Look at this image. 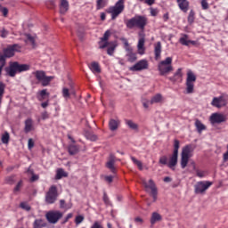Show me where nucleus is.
<instances>
[{
	"mask_svg": "<svg viewBox=\"0 0 228 228\" xmlns=\"http://www.w3.org/2000/svg\"><path fill=\"white\" fill-rule=\"evenodd\" d=\"M45 216L49 224H58V221L60 220V218L63 216V213L58 210H52L47 212Z\"/></svg>",
	"mask_w": 228,
	"mask_h": 228,
	"instance_id": "obj_11",
	"label": "nucleus"
},
{
	"mask_svg": "<svg viewBox=\"0 0 228 228\" xmlns=\"http://www.w3.org/2000/svg\"><path fill=\"white\" fill-rule=\"evenodd\" d=\"M131 159L134 165L139 168V170H143V163L142 161L136 159L134 157H131Z\"/></svg>",
	"mask_w": 228,
	"mask_h": 228,
	"instance_id": "obj_38",
	"label": "nucleus"
},
{
	"mask_svg": "<svg viewBox=\"0 0 228 228\" xmlns=\"http://www.w3.org/2000/svg\"><path fill=\"white\" fill-rule=\"evenodd\" d=\"M193 152V145L188 144L184 146L182 150V154H181V167L182 168H186L188 166V161H190V159L192 156Z\"/></svg>",
	"mask_w": 228,
	"mask_h": 228,
	"instance_id": "obj_3",
	"label": "nucleus"
},
{
	"mask_svg": "<svg viewBox=\"0 0 228 228\" xmlns=\"http://www.w3.org/2000/svg\"><path fill=\"white\" fill-rule=\"evenodd\" d=\"M20 188H22V181H20L14 188V193L17 191H20Z\"/></svg>",
	"mask_w": 228,
	"mask_h": 228,
	"instance_id": "obj_55",
	"label": "nucleus"
},
{
	"mask_svg": "<svg viewBox=\"0 0 228 228\" xmlns=\"http://www.w3.org/2000/svg\"><path fill=\"white\" fill-rule=\"evenodd\" d=\"M144 3L149 6H152L156 3V0H145Z\"/></svg>",
	"mask_w": 228,
	"mask_h": 228,
	"instance_id": "obj_63",
	"label": "nucleus"
},
{
	"mask_svg": "<svg viewBox=\"0 0 228 228\" xmlns=\"http://www.w3.org/2000/svg\"><path fill=\"white\" fill-rule=\"evenodd\" d=\"M162 217L161 215H159L158 212H153L151 218V225H154V224H157V222H161Z\"/></svg>",
	"mask_w": 228,
	"mask_h": 228,
	"instance_id": "obj_28",
	"label": "nucleus"
},
{
	"mask_svg": "<svg viewBox=\"0 0 228 228\" xmlns=\"http://www.w3.org/2000/svg\"><path fill=\"white\" fill-rule=\"evenodd\" d=\"M211 106L218 109L224 108V106H227V99L224 96L214 97L211 102Z\"/></svg>",
	"mask_w": 228,
	"mask_h": 228,
	"instance_id": "obj_15",
	"label": "nucleus"
},
{
	"mask_svg": "<svg viewBox=\"0 0 228 228\" xmlns=\"http://www.w3.org/2000/svg\"><path fill=\"white\" fill-rule=\"evenodd\" d=\"M195 81H197V77L193 71L188 70L185 83V94H193L195 90Z\"/></svg>",
	"mask_w": 228,
	"mask_h": 228,
	"instance_id": "obj_6",
	"label": "nucleus"
},
{
	"mask_svg": "<svg viewBox=\"0 0 228 228\" xmlns=\"http://www.w3.org/2000/svg\"><path fill=\"white\" fill-rule=\"evenodd\" d=\"M58 200V189L55 185H52L45 194L46 204H54Z\"/></svg>",
	"mask_w": 228,
	"mask_h": 228,
	"instance_id": "obj_8",
	"label": "nucleus"
},
{
	"mask_svg": "<svg viewBox=\"0 0 228 228\" xmlns=\"http://www.w3.org/2000/svg\"><path fill=\"white\" fill-rule=\"evenodd\" d=\"M83 220H85V217L83 216H77L75 219V224H77V225H79V224L83 223Z\"/></svg>",
	"mask_w": 228,
	"mask_h": 228,
	"instance_id": "obj_52",
	"label": "nucleus"
},
{
	"mask_svg": "<svg viewBox=\"0 0 228 228\" xmlns=\"http://www.w3.org/2000/svg\"><path fill=\"white\" fill-rule=\"evenodd\" d=\"M126 56L128 57V61L133 63L134 61H136L137 57L136 53L133 52V48H130L129 50H126Z\"/></svg>",
	"mask_w": 228,
	"mask_h": 228,
	"instance_id": "obj_27",
	"label": "nucleus"
},
{
	"mask_svg": "<svg viewBox=\"0 0 228 228\" xmlns=\"http://www.w3.org/2000/svg\"><path fill=\"white\" fill-rule=\"evenodd\" d=\"M31 66L29 64H19V62L15 61L9 65V67L5 68V72L10 77H15L17 72H27L29 70Z\"/></svg>",
	"mask_w": 228,
	"mask_h": 228,
	"instance_id": "obj_2",
	"label": "nucleus"
},
{
	"mask_svg": "<svg viewBox=\"0 0 228 228\" xmlns=\"http://www.w3.org/2000/svg\"><path fill=\"white\" fill-rule=\"evenodd\" d=\"M142 105H143V108H149V106H151V101L149 100H142Z\"/></svg>",
	"mask_w": 228,
	"mask_h": 228,
	"instance_id": "obj_58",
	"label": "nucleus"
},
{
	"mask_svg": "<svg viewBox=\"0 0 228 228\" xmlns=\"http://www.w3.org/2000/svg\"><path fill=\"white\" fill-rule=\"evenodd\" d=\"M20 208H21V209H24L25 211H30L31 210V207L27 202H21L20 205Z\"/></svg>",
	"mask_w": 228,
	"mask_h": 228,
	"instance_id": "obj_45",
	"label": "nucleus"
},
{
	"mask_svg": "<svg viewBox=\"0 0 228 228\" xmlns=\"http://www.w3.org/2000/svg\"><path fill=\"white\" fill-rule=\"evenodd\" d=\"M195 127L197 128L198 133H202V131H206V126L200 122V120L197 119L195 121Z\"/></svg>",
	"mask_w": 228,
	"mask_h": 228,
	"instance_id": "obj_35",
	"label": "nucleus"
},
{
	"mask_svg": "<svg viewBox=\"0 0 228 228\" xmlns=\"http://www.w3.org/2000/svg\"><path fill=\"white\" fill-rule=\"evenodd\" d=\"M110 37H111V31L107 30V31L104 33L103 37H101V39H102V40H105V41L108 42V40H110Z\"/></svg>",
	"mask_w": 228,
	"mask_h": 228,
	"instance_id": "obj_48",
	"label": "nucleus"
},
{
	"mask_svg": "<svg viewBox=\"0 0 228 228\" xmlns=\"http://www.w3.org/2000/svg\"><path fill=\"white\" fill-rule=\"evenodd\" d=\"M173 153L179 154V141L178 140H175Z\"/></svg>",
	"mask_w": 228,
	"mask_h": 228,
	"instance_id": "obj_46",
	"label": "nucleus"
},
{
	"mask_svg": "<svg viewBox=\"0 0 228 228\" xmlns=\"http://www.w3.org/2000/svg\"><path fill=\"white\" fill-rule=\"evenodd\" d=\"M179 154L173 153L172 156L169 158V161L167 162V167L172 170H175V165H177V158Z\"/></svg>",
	"mask_w": 228,
	"mask_h": 228,
	"instance_id": "obj_20",
	"label": "nucleus"
},
{
	"mask_svg": "<svg viewBox=\"0 0 228 228\" xmlns=\"http://www.w3.org/2000/svg\"><path fill=\"white\" fill-rule=\"evenodd\" d=\"M111 44V42H108L104 39H100L99 41V48L100 49H106V47H109V45Z\"/></svg>",
	"mask_w": 228,
	"mask_h": 228,
	"instance_id": "obj_37",
	"label": "nucleus"
},
{
	"mask_svg": "<svg viewBox=\"0 0 228 228\" xmlns=\"http://www.w3.org/2000/svg\"><path fill=\"white\" fill-rule=\"evenodd\" d=\"M210 186H213V183L212 182H209V181H200V182H198L194 185V191L198 195L199 194L202 195V194L206 193V191L208 190H209Z\"/></svg>",
	"mask_w": 228,
	"mask_h": 228,
	"instance_id": "obj_7",
	"label": "nucleus"
},
{
	"mask_svg": "<svg viewBox=\"0 0 228 228\" xmlns=\"http://www.w3.org/2000/svg\"><path fill=\"white\" fill-rule=\"evenodd\" d=\"M70 95H76V89H74V87L72 86H70L69 88L68 87H63L62 88V97H64V99L66 101H68V99L70 97Z\"/></svg>",
	"mask_w": 228,
	"mask_h": 228,
	"instance_id": "obj_16",
	"label": "nucleus"
},
{
	"mask_svg": "<svg viewBox=\"0 0 228 228\" xmlns=\"http://www.w3.org/2000/svg\"><path fill=\"white\" fill-rule=\"evenodd\" d=\"M69 12V2L67 0H61V5H60V12L62 15H65Z\"/></svg>",
	"mask_w": 228,
	"mask_h": 228,
	"instance_id": "obj_26",
	"label": "nucleus"
},
{
	"mask_svg": "<svg viewBox=\"0 0 228 228\" xmlns=\"http://www.w3.org/2000/svg\"><path fill=\"white\" fill-rule=\"evenodd\" d=\"M39 95L41 97H45V95H49V94H47V90L43 89L42 91L39 92Z\"/></svg>",
	"mask_w": 228,
	"mask_h": 228,
	"instance_id": "obj_62",
	"label": "nucleus"
},
{
	"mask_svg": "<svg viewBox=\"0 0 228 228\" xmlns=\"http://www.w3.org/2000/svg\"><path fill=\"white\" fill-rule=\"evenodd\" d=\"M118 124H120V121L117 119H110L109 122L110 131H117L118 129Z\"/></svg>",
	"mask_w": 228,
	"mask_h": 228,
	"instance_id": "obj_29",
	"label": "nucleus"
},
{
	"mask_svg": "<svg viewBox=\"0 0 228 228\" xmlns=\"http://www.w3.org/2000/svg\"><path fill=\"white\" fill-rule=\"evenodd\" d=\"M0 33H1L2 38H6L8 37V30H6L5 28H3L2 30H0Z\"/></svg>",
	"mask_w": 228,
	"mask_h": 228,
	"instance_id": "obj_57",
	"label": "nucleus"
},
{
	"mask_svg": "<svg viewBox=\"0 0 228 228\" xmlns=\"http://www.w3.org/2000/svg\"><path fill=\"white\" fill-rule=\"evenodd\" d=\"M7 184H13V183H15V176H8L5 179Z\"/></svg>",
	"mask_w": 228,
	"mask_h": 228,
	"instance_id": "obj_53",
	"label": "nucleus"
},
{
	"mask_svg": "<svg viewBox=\"0 0 228 228\" xmlns=\"http://www.w3.org/2000/svg\"><path fill=\"white\" fill-rule=\"evenodd\" d=\"M20 47L18 45L8 46L4 50V53L0 52V61H5L6 58H12L15 54V51H19Z\"/></svg>",
	"mask_w": 228,
	"mask_h": 228,
	"instance_id": "obj_9",
	"label": "nucleus"
},
{
	"mask_svg": "<svg viewBox=\"0 0 228 228\" xmlns=\"http://www.w3.org/2000/svg\"><path fill=\"white\" fill-rule=\"evenodd\" d=\"M0 12L2 13L3 17H8L9 10L8 8L0 4Z\"/></svg>",
	"mask_w": 228,
	"mask_h": 228,
	"instance_id": "obj_41",
	"label": "nucleus"
},
{
	"mask_svg": "<svg viewBox=\"0 0 228 228\" xmlns=\"http://www.w3.org/2000/svg\"><path fill=\"white\" fill-rule=\"evenodd\" d=\"M194 21H195V12H193V10H191L188 16V23L193 24Z\"/></svg>",
	"mask_w": 228,
	"mask_h": 228,
	"instance_id": "obj_40",
	"label": "nucleus"
},
{
	"mask_svg": "<svg viewBox=\"0 0 228 228\" xmlns=\"http://www.w3.org/2000/svg\"><path fill=\"white\" fill-rule=\"evenodd\" d=\"M137 53L138 54H145V37H140L137 44Z\"/></svg>",
	"mask_w": 228,
	"mask_h": 228,
	"instance_id": "obj_19",
	"label": "nucleus"
},
{
	"mask_svg": "<svg viewBox=\"0 0 228 228\" xmlns=\"http://www.w3.org/2000/svg\"><path fill=\"white\" fill-rule=\"evenodd\" d=\"M67 175H69V174H67V172H65L63 169L60 168L57 170L56 179H61V177H67Z\"/></svg>",
	"mask_w": 228,
	"mask_h": 228,
	"instance_id": "obj_39",
	"label": "nucleus"
},
{
	"mask_svg": "<svg viewBox=\"0 0 228 228\" xmlns=\"http://www.w3.org/2000/svg\"><path fill=\"white\" fill-rule=\"evenodd\" d=\"M154 54L155 60H159V58H161V42H157L154 45Z\"/></svg>",
	"mask_w": 228,
	"mask_h": 228,
	"instance_id": "obj_24",
	"label": "nucleus"
},
{
	"mask_svg": "<svg viewBox=\"0 0 228 228\" xmlns=\"http://www.w3.org/2000/svg\"><path fill=\"white\" fill-rule=\"evenodd\" d=\"M125 24L128 29H134V28H138V29H145V27L147 26V17L135 15L129 20H126Z\"/></svg>",
	"mask_w": 228,
	"mask_h": 228,
	"instance_id": "obj_1",
	"label": "nucleus"
},
{
	"mask_svg": "<svg viewBox=\"0 0 228 228\" xmlns=\"http://www.w3.org/2000/svg\"><path fill=\"white\" fill-rule=\"evenodd\" d=\"M108 4V0H97L96 2V8L97 10H102Z\"/></svg>",
	"mask_w": 228,
	"mask_h": 228,
	"instance_id": "obj_36",
	"label": "nucleus"
},
{
	"mask_svg": "<svg viewBox=\"0 0 228 228\" xmlns=\"http://www.w3.org/2000/svg\"><path fill=\"white\" fill-rule=\"evenodd\" d=\"M159 163L160 165H168V159L167 158V156L160 157Z\"/></svg>",
	"mask_w": 228,
	"mask_h": 228,
	"instance_id": "obj_49",
	"label": "nucleus"
},
{
	"mask_svg": "<svg viewBox=\"0 0 228 228\" xmlns=\"http://www.w3.org/2000/svg\"><path fill=\"white\" fill-rule=\"evenodd\" d=\"M103 201L105 204H110V198H108V194H106V192L103 193Z\"/></svg>",
	"mask_w": 228,
	"mask_h": 228,
	"instance_id": "obj_61",
	"label": "nucleus"
},
{
	"mask_svg": "<svg viewBox=\"0 0 228 228\" xmlns=\"http://www.w3.org/2000/svg\"><path fill=\"white\" fill-rule=\"evenodd\" d=\"M147 69H149V61L143 59L139 61L134 66L130 67L129 70H131L132 72H140L142 70H147Z\"/></svg>",
	"mask_w": 228,
	"mask_h": 228,
	"instance_id": "obj_12",
	"label": "nucleus"
},
{
	"mask_svg": "<svg viewBox=\"0 0 228 228\" xmlns=\"http://www.w3.org/2000/svg\"><path fill=\"white\" fill-rule=\"evenodd\" d=\"M8 142H10V134H8V132H5L2 135V142L3 143H8Z\"/></svg>",
	"mask_w": 228,
	"mask_h": 228,
	"instance_id": "obj_43",
	"label": "nucleus"
},
{
	"mask_svg": "<svg viewBox=\"0 0 228 228\" xmlns=\"http://www.w3.org/2000/svg\"><path fill=\"white\" fill-rule=\"evenodd\" d=\"M148 102H150V104H159V102H163V95H161V94H157L152 96Z\"/></svg>",
	"mask_w": 228,
	"mask_h": 228,
	"instance_id": "obj_25",
	"label": "nucleus"
},
{
	"mask_svg": "<svg viewBox=\"0 0 228 228\" xmlns=\"http://www.w3.org/2000/svg\"><path fill=\"white\" fill-rule=\"evenodd\" d=\"M117 162V159L114 157L113 154H110L109 157V160L106 163L107 168L112 172V174H115V163Z\"/></svg>",
	"mask_w": 228,
	"mask_h": 228,
	"instance_id": "obj_17",
	"label": "nucleus"
},
{
	"mask_svg": "<svg viewBox=\"0 0 228 228\" xmlns=\"http://www.w3.org/2000/svg\"><path fill=\"white\" fill-rule=\"evenodd\" d=\"M45 225V221L43 219H36L33 224V228H44Z\"/></svg>",
	"mask_w": 228,
	"mask_h": 228,
	"instance_id": "obj_32",
	"label": "nucleus"
},
{
	"mask_svg": "<svg viewBox=\"0 0 228 228\" xmlns=\"http://www.w3.org/2000/svg\"><path fill=\"white\" fill-rule=\"evenodd\" d=\"M27 172H28V174H31L32 175V176L30 178L31 183H35V181H38V175H34L33 174V170L28 169Z\"/></svg>",
	"mask_w": 228,
	"mask_h": 228,
	"instance_id": "obj_44",
	"label": "nucleus"
},
{
	"mask_svg": "<svg viewBox=\"0 0 228 228\" xmlns=\"http://www.w3.org/2000/svg\"><path fill=\"white\" fill-rule=\"evenodd\" d=\"M105 181L107 183H113V176H111V175L105 176Z\"/></svg>",
	"mask_w": 228,
	"mask_h": 228,
	"instance_id": "obj_64",
	"label": "nucleus"
},
{
	"mask_svg": "<svg viewBox=\"0 0 228 228\" xmlns=\"http://www.w3.org/2000/svg\"><path fill=\"white\" fill-rule=\"evenodd\" d=\"M202 10H208L209 8V4H208V0H201Z\"/></svg>",
	"mask_w": 228,
	"mask_h": 228,
	"instance_id": "obj_54",
	"label": "nucleus"
},
{
	"mask_svg": "<svg viewBox=\"0 0 228 228\" xmlns=\"http://www.w3.org/2000/svg\"><path fill=\"white\" fill-rule=\"evenodd\" d=\"M89 69L93 72V74H101V66L99 65V62H91V64L89 65Z\"/></svg>",
	"mask_w": 228,
	"mask_h": 228,
	"instance_id": "obj_22",
	"label": "nucleus"
},
{
	"mask_svg": "<svg viewBox=\"0 0 228 228\" xmlns=\"http://www.w3.org/2000/svg\"><path fill=\"white\" fill-rule=\"evenodd\" d=\"M122 40H123V44L125 45V51H128L129 49H133V47H131L129 45V42L127 41V39L123 38Z\"/></svg>",
	"mask_w": 228,
	"mask_h": 228,
	"instance_id": "obj_51",
	"label": "nucleus"
},
{
	"mask_svg": "<svg viewBox=\"0 0 228 228\" xmlns=\"http://www.w3.org/2000/svg\"><path fill=\"white\" fill-rule=\"evenodd\" d=\"M34 147H35V141H33L32 138L28 139V151H31V149H33Z\"/></svg>",
	"mask_w": 228,
	"mask_h": 228,
	"instance_id": "obj_50",
	"label": "nucleus"
},
{
	"mask_svg": "<svg viewBox=\"0 0 228 228\" xmlns=\"http://www.w3.org/2000/svg\"><path fill=\"white\" fill-rule=\"evenodd\" d=\"M91 228H104V227L102 226V224H101V223L95 222V223L91 226Z\"/></svg>",
	"mask_w": 228,
	"mask_h": 228,
	"instance_id": "obj_59",
	"label": "nucleus"
},
{
	"mask_svg": "<svg viewBox=\"0 0 228 228\" xmlns=\"http://www.w3.org/2000/svg\"><path fill=\"white\" fill-rule=\"evenodd\" d=\"M158 70L160 76H167L169 72L174 70V67H172V57H167L166 60L160 61L158 65Z\"/></svg>",
	"mask_w": 228,
	"mask_h": 228,
	"instance_id": "obj_4",
	"label": "nucleus"
},
{
	"mask_svg": "<svg viewBox=\"0 0 228 228\" xmlns=\"http://www.w3.org/2000/svg\"><path fill=\"white\" fill-rule=\"evenodd\" d=\"M6 88V86L4 83L0 82V99H3V95H4V89Z\"/></svg>",
	"mask_w": 228,
	"mask_h": 228,
	"instance_id": "obj_47",
	"label": "nucleus"
},
{
	"mask_svg": "<svg viewBox=\"0 0 228 228\" xmlns=\"http://www.w3.org/2000/svg\"><path fill=\"white\" fill-rule=\"evenodd\" d=\"M142 184L147 191L151 190V197H153V200H156V199H158V189L156 188V183H154V181L151 179L149 183H147V181L142 180Z\"/></svg>",
	"mask_w": 228,
	"mask_h": 228,
	"instance_id": "obj_13",
	"label": "nucleus"
},
{
	"mask_svg": "<svg viewBox=\"0 0 228 228\" xmlns=\"http://www.w3.org/2000/svg\"><path fill=\"white\" fill-rule=\"evenodd\" d=\"M183 69H178L175 73L174 77H169L170 81H177V79H181L183 77Z\"/></svg>",
	"mask_w": 228,
	"mask_h": 228,
	"instance_id": "obj_34",
	"label": "nucleus"
},
{
	"mask_svg": "<svg viewBox=\"0 0 228 228\" xmlns=\"http://www.w3.org/2000/svg\"><path fill=\"white\" fill-rule=\"evenodd\" d=\"M33 129H35V126H33V119L28 118L25 121L24 131H25V133H31V131H33Z\"/></svg>",
	"mask_w": 228,
	"mask_h": 228,
	"instance_id": "obj_23",
	"label": "nucleus"
},
{
	"mask_svg": "<svg viewBox=\"0 0 228 228\" xmlns=\"http://www.w3.org/2000/svg\"><path fill=\"white\" fill-rule=\"evenodd\" d=\"M125 123L126 126H127L128 129H131L132 131H135L136 133H138L140 126L134 121L131 119H126Z\"/></svg>",
	"mask_w": 228,
	"mask_h": 228,
	"instance_id": "obj_21",
	"label": "nucleus"
},
{
	"mask_svg": "<svg viewBox=\"0 0 228 228\" xmlns=\"http://www.w3.org/2000/svg\"><path fill=\"white\" fill-rule=\"evenodd\" d=\"M180 44H182V45H190V38L188 37V35L186 34H183L182 37L179 39Z\"/></svg>",
	"mask_w": 228,
	"mask_h": 228,
	"instance_id": "obj_33",
	"label": "nucleus"
},
{
	"mask_svg": "<svg viewBox=\"0 0 228 228\" xmlns=\"http://www.w3.org/2000/svg\"><path fill=\"white\" fill-rule=\"evenodd\" d=\"M107 47V54H109V56H113L115 49L117 48V44L115 42H110V45H109Z\"/></svg>",
	"mask_w": 228,
	"mask_h": 228,
	"instance_id": "obj_31",
	"label": "nucleus"
},
{
	"mask_svg": "<svg viewBox=\"0 0 228 228\" xmlns=\"http://www.w3.org/2000/svg\"><path fill=\"white\" fill-rule=\"evenodd\" d=\"M72 216H73L72 213L68 214L67 216L64 218L63 224H67V222H69V220H70Z\"/></svg>",
	"mask_w": 228,
	"mask_h": 228,
	"instance_id": "obj_60",
	"label": "nucleus"
},
{
	"mask_svg": "<svg viewBox=\"0 0 228 228\" xmlns=\"http://www.w3.org/2000/svg\"><path fill=\"white\" fill-rule=\"evenodd\" d=\"M150 12H151V15L152 17H156V15H158V13H159L158 9H154L152 7L150 8Z\"/></svg>",
	"mask_w": 228,
	"mask_h": 228,
	"instance_id": "obj_56",
	"label": "nucleus"
},
{
	"mask_svg": "<svg viewBox=\"0 0 228 228\" xmlns=\"http://www.w3.org/2000/svg\"><path fill=\"white\" fill-rule=\"evenodd\" d=\"M26 38H27V42H28V44L35 46V37H33L29 34H27Z\"/></svg>",
	"mask_w": 228,
	"mask_h": 228,
	"instance_id": "obj_42",
	"label": "nucleus"
},
{
	"mask_svg": "<svg viewBox=\"0 0 228 228\" xmlns=\"http://www.w3.org/2000/svg\"><path fill=\"white\" fill-rule=\"evenodd\" d=\"M69 153L70 156H74L79 152V146L75 145V144H70L68 148Z\"/></svg>",
	"mask_w": 228,
	"mask_h": 228,
	"instance_id": "obj_30",
	"label": "nucleus"
},
{
	"mask_svg": "<svg viewBox=\"0 0 228 228\" xmlns=\"http://www.w3.org/2000/svg\"><path fill=\"white\" fill-rule=\"evenodd\" d=\"M176 3L178 8H180L183 13H186L190 10V2L188 0H176Z\"/></svg>",
	"mask_w": 228,
	"mask_h": 228,
	"instance_id": "obj_18",
	"label": "nucleus"
},
{
	"mask_svg": "<svg viewBox=\"0 0 228 228\" xmlns=\"http://www.w3.org/2000/svg\"><path fill=\"white\" fill-rule=\"evenodd\" d=\"M33 75L35 76L36 79L42 83L43 86H47L49 83H51V80L53 79V77H47L45 76V72L43 70H37L33 72Z\"/></svg>",
	"mask_w": 228,
	"mask_h": 228,
	"instance_id": "obj_10",
	"label": "nucleus"
},
{
	"mask_svg": "<svg viewBox=\"0 0 228 228\" xmlns=\"http://www.w3.org/2000/svg\"><path fill=\"white\" fill-rule=\"evenodd\" d=\"M227 118L225 115L218 112L213 113L209 118V121L212 125L222 124V122H225Z\"/></svg>",
	"mask_w": 228,
	"mask_h": 228,
	"instance_id": "obj_14",
	"label": "nucleus"
},
{
	"mask_svg": "<svg viewBox=\"0 0 228 228\" xmlns=\"http://www.w3.org/2000/svg\"><path fill=\"white\" fill-rule=\"evenodd\" d=\"M126 0H118L115 5L110 6L108 9V12L111 14V19L115 20L116 17L120 15L122 12H124V9L126 8L125 5Z\"/></svg>",
	"mask_w": 228,
	"mask_h": 228,
	"instance_id": "obj_5",
	"label": "nucleus"
}]
</instances>
